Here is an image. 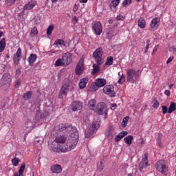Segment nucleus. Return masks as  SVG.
I'll return each instance as SVG.
<instances>
[{"label": "nucleus", "mask_w": 176, "mask_h": 176, "mask_svg": "<svg viewBox=\"0 0 176 176\" xmlns=\"http://www.w3.org/2000/svg\"><path fill=\"white\" fill-rule=\"evenodd\" d=\"M148 153H146L144 155V157L142 158L141 162L140 163V168H145L148 166Z\"/></svg>", "instance_id": "17"}, {"label": "nucleus", "mask_w": 176, "mask_h": 176, "mask_svg": "<svg viewBox=\"0 0 176 176\" xmlns=\"http://www.w3.org/2000/svg\"><path fill=\"white\" fill-rule=\"evenodd\" d=\"M156 170L164 174V175H167V173H168V167H167L166 161L163 160H160L157 162L155 164Z\"/></svg>", "instance_id": "4"}, {"label": "nucleus", "mask_w": 176, "mask_h": 176, "mask_svg": "<svg viewBox=\"0 0 176 176\" xmlns=\"http://www.w3.org/2000/svg\"><path fill=\"white\" fill-rule=\"evenodd\" d=\"M138 72L140 71H135L134 69H129L126 72V75H127V81L128 82H134V78L135 79H138L139 75Z\"/></svg>", "instance_id": "6"}, {"label": "nucleus", "mask_w": 176, "mask_h": 176, "mask_svg": "<svg viewBox=\"0 0 176 176\" xmlns=\"http://www.w3.org/2000/svg\"><path fill=\"white\" fill-rule=\"evenodd\" d=\"M21 60V48L19 47L16 52L13 56V62L15 65H19Z\"/></svg>", "instance_id": "13"}, {"label": "nucleus", "mask_w": 176, "mask_h": 176, "mask_svg": "<svg viewBox=\"0 0 176 176\" xmlns=\"http://www.w3.org/2000/svg\"><path fill=\"white\" fill-rule=\"evenodd\" d=\"M159 24H160V17H155L153 19L150 24L151 31H156V30H157V27H159Z\"/></svg>", "instance_id": "14"}, {"label": "nucleus", "mask_w": 176, "mask_h": 176, "mask_svg": "<svg viewBox=\"0 0 176 176\" xmlns=\"http://www.w3.org/2000/svg\"><path fill=\"white\" fill-rule=\"evenodd\" d=\"M98 129H100V123L97 121L94 122L91 125V130H93L94 132H96L97 130H98Z\"/></svg>", "instance_id": "35"}, {"label": "nucleus", "mask_w": 176, "mask_h": 176, "mask_svg": "<svg viewBox=\"0 0 176 176\" xmlns=\"http://www.w3.org/2000/svg\"><path fill=\"white\" fill-rule=\"evenodd\" d=\"M162 113L163 115H166V113H168V108L166 105L162 106Z\"/></svg>", "instance_id": "46"}, {"label": "nucleus", "mask_w": 176, "mask_h": 176, "mask_svg": "<svg viewBox=\"0 0 176 176\" xmlns=\"http://www.w3.org/2000/svg\"><path fill=\"white\" fill-rule=\"evenodd\" d=\"M92 28L95 33L96 34V35H101L102 32V25L101 24V22H95L92 26Z\"/></svg>", "instance_id": "12"}, {"label": "nucleus", "mask_w": 176, "mask_h": 176, "mask_svg": "<svg viewBox=\"0 0 176 176\" xmlns=\"http://www.w3.org/2000/svg\"><path fill=\"white\" fill-rule=\"evenodd\" d=\"M53 53H54V52L50 51L47 52V54H48V56H53Z\"/></svg>", "instance_id": "62"}, {"label": "nucleus", "mask_w": 176, "mask_h": 176, "mask_svg": "<svg viewBox=\"0 0 176 176\" xmlns=\"http://www.w3.org/2000/svg\"><path fill=\"white\" fill-rule=\"evenodd\" d=\"M131 1L133 0H124L122 2V6H127V5H130L131 3Z\"/></svg>", "instance_id": "48"}, {"label": "nucleus", "mask_w": 176, "mask_h": 176, "mask_svg": "<svg viewBox=\"0 0 176 176\" xmlns=\"http://www.w3.org/2000/svg\"><path fill=\"white\" fill-rule=\"evenodd\" d=\"M38 58V56L35 54H32L30 55V56L28 58V61L29 63V65L32 67L34 65V63L36 61V59Z\"/></svg>", "instance_id": "20"}, {"label": "nucleus", "mask_w": 176, "mask_h": 176, "mask_svg": "<svg viewBox=\"0 0 176 176\" xmlns=\"http://www.w3.org/2000/svg\"><path fill=\"white\" fill-rule=\"evenodd\" d=\"M103 50L102 47H99L93 53V57L95 58L96 63L99 65L104 64V58H102Z\"/></svg>", "instance_id": "5"}, {"label": "nucleus", "mask_w": 176, "mask_h": 176, "mask_svg": "<svg viewBox=\"0 0 176 176\" xmlns=\"http://www.w3.org/2000/svg\"><path fill=\"white\" fill-rule=\"evenodd\" d=\"M95 85H94L93 87L94 89H100V87H104L105 85H107V80L104 78H98L96 80Z\"/></svg>", "instance_id": "15"}, {"label": "nucleus", "mask_w": 176, "mask_h": 176, "mask_svg": "<svg viewBox=\"0 0 176 176\" xmlns=\"http://www.w3.org/2000/svg\"><path fill=\"white\" fill-rule=\"evenodd\" d=\"M20 72H21V70L18 69L16 71V74H20Z\"/></svg>", "instance_id": "64"}, {"label": "nucleus", "mask_w": 176, "mask_h": 176, "mask_svg": "<svg viewBox=\"0 0 176 176\" xmlns=\"http://www.w3.org/2000/svg\"><path fill=\"white\" fill-rule=\"evenodd\" d=\"M133 135H129L124 138V141L125 144H126V145H131L133 142Z\"/></svg>", "instance_id": "30"}, {"label": "nucleus", "mask_w": 176, "mask_h": 176, "mask_svg": "<svg viewBox=\"0 0 176 176\" xmlns=\"http://www.w3.org/2000/svg\"><path fill=\"white\" fill-rule=\"evenodd\" d=\"M88 0H80V3H87Z\"/></svg>", "instance_id": "63"}, {"label": "nucleus", "mask_w": 176, "mask_h": 176, "mask_svg": "<svg viewBox=\"0 0 176 176\" xmlns=\"http://www.w3.org/2000/svg\"><path fill=\"white\" fill-rule=\"evenodd\" d=\"M83 69H85V59L81 57L76 67V75H80L83 72Z\"/></svg>", "instance_id": "9"}, {"label": "nucleus", "mask_w": 176, "mask_h": 176, "mask_svg": "<svg viewBox=\"0 0 176 176\" xmlns=\"http://www.w3.org/2000/svg\"><path fill=\"white\" fill-rule=\"evenodd\" d=\"M70 108L74 112H76L83 108V104L79 101H74L70 104Z\"/></svg>", "instance_id": "11"}, {"label": "nucleus", "mask_w": 176, "mask_h": 176, "mask_svg": "<svg viewBox=\"0 0 176 176\" xmlns=\"http://www.w3.org/2000/svg\"><path fill=\"white\" fill-rule=\"evenodd\" d=\"M54 30V25H50L47 29V35H52V32Z\"/></svg>", "instance_id": "40"}, {"label": "nucleus", "mask_w": 176, "mask_h": 176, "mask_svg": "<svg viewBox=\"0 0 176 176\" xmlns=\"http://www.w3.org/2000/svg\"><path fill=\"white\" fill-rule=\"evenodd\" d=\"M32 127V124L31 123V122H27L25 124V130H27V129H30V130H31Z\"/></svg>", "instance_id": "47"}, {"label": "nucleus", "mask_w": 176, "mask_h": 176, "mask_svg": "<svg viewBox=\"0 0 176 176\" xmlns=\"http://www.w3.org/2000/svg\"><path fill=\"white\" fill-rule=\"evenodd\" d=\"M98 72H100V65L98 63L93 65L92 75H96Z\"/></svg>", "instance_id": "32"}, {"label": "nucleus", "mask_w": 176, "mask_h": 176, "mask_svg": "<svg viewBox=\"0 0 176 176\" xmlns=\"http://www.w3.org/2000/svg\"><path fill=\"white\" fill-rule=\"evenodd\" d=\"M109 8L112 10V9H116L118 8V5L120 3V0H109Z\"/></svg>", "instance_id": "21"}, {"label": "nucleus", "mask_w": 176, "mask_h": 176, "mask_svg": "<svg viewBox=\"0 0 176 176\" xmlns=\"http://www.w3.org/2000/svg\"><path fill=\"white\" fill-rule=\"evenodd\" d=\"M94 131L91 129V128H88L85 131V138H90L93 134H94Z\"/></svg>", "instance_id": "34"}, {"label": "nucleus", "mask_w": 176, "mask_h": 176, "mask_svg": "<svg viewBox=\"0 0 176 176\" xmlns=\"http://www.w3.org/2000/svg\"><path fill=\"white\" fill-rule=\"evenodd\" d=\"M15 2L16 0H5V4L6 6H12V5H14Z\"/></svg>", "instance_id": "42"}, {"label": "nucleus", "mask_w": 176, "mask_h": 176, "mask_svg": "<svg viewBox=\"0 0 176 176\" xmlns=\"http://www.w3.org/2000/svg\"><path fill=\"white\" fill-rule=\"evenodd\" d=\"M78 141H79V133L78 131H74L72 135H70V138L67 140V137L65 135H58L55 138V142L58 144L56 147H54V144H52V148L54 152L60 153L63 152H71L72 149H75V146L78 145Z\"/></svg>", "instance_id": "1"}, {"label": "nucleus", "mask_w": 176, "mask_h": 176, "mask_svg": "<svg viewBox=\"0 0 176 176\" xmlns=\"http://www.w3.org/2000/svg\"><path fill=\"white\" fill-rule=\"evenodd\" d=\"M173 60H174L173 57H169L168 59L166 61V64H170V63H171V61H173Z\"/></svg>", "instance_id": "59"}, {"label": "nucleus", "mask_w": 176, "mask_h": 176, "mask_svg": "<svg viewBox=\"0 0 176 176\" xmlns=\"http://www.w3.org/2000/svg\"><path fill=\"white\" fill-rule=\"evenodd\" d=\"M24 170H25V163L21 164L18 173H15L14 176H24Z\"/></svg>", "instance_id": "23"}, {"label": "nucleus", "mask_w": 176, "mask_h": 176, "mask_svg": "<svg viewBox=\"0 0 176 176\" xmlns=\"http://www.w3.org/2000/svg\"><path fill=\"white\" fill-rule=\"evenodd\" d=\"M55 46H64V40L61 38L56 39L54 43Z\"/></svg>", "instance_id": "37"}, {"label": "nucleus", "mask_w": 176, "mask_h": 176, "mask_svg": "<svg viewBox=\"0 0 176 176\" xmlns=\"http://www.w3.org/2000/svg\"><path fill=\"white\" fill-rule=\"evenodd\" d=\"M105 112V103H98V107L96 108V113H98V115H104Z\"/></svg>", "instance_id": "16"}, {"label": "nucleus", "mask_w": 176, "mask_h": 176, "mask_svg": "<svg viewBox=\"0 0 176 176\" xmlns=\"http://www.w3.org/2000/svg\"><path fill=\"white\" fill-rule=\"evenodd\" d=\"M129 119H130V117H129V116H126L125 118H123L122 124H121L122 127L127 126V123H129Z\"/></svg>", "instance_id": "39"}, {"label": "nucleus", "mask_w": 176, "mask_h": 176, "mask_svg": "<svg viewBox=\"0 0 176 176\" xmlns=\"http://www.w3.org/2000/svg\"><path fill=\"white\" fill-rule=\"evenodd\" d=\"M128 133L127 131H122L120 132L116 137L115 138V142H119L122 140V138L126 137Z\"/></svg>", "instance_id": "25"}, {"label": "nucleus", "mask_w": 176, "mask_h": 176, "mask_svg": "<svg viewBox=\"0 0 176 176\" xmlns=\"http://www.w3.org/2000/svg\"><path fill=\"white\" fill-rule=\"evenodd\" d=\"M87 82H89L88 78H83L82 79H80V82L78 84L80 89H85L86 87V85H87Z\"/></svg>", "instance_id": "24"}, {"label": "nucleus", "mask_w": 176, "mask_h": 176, "mask_svg": "<svg viewBox=\"0 0 176 176\" xmlns=\"http://www.w3.org/2000/svg\"><path fill=\"white\" fill-rule=\"evenodd\" d=\"M72 130H76V128H74L72 126H69L67 124H60L59 126V131H65L66 133H70V134H74L72 133Z\"/></svg>", "instance_id": "10"}, {"label": "nucleus", "mask_w": 176, "mask_h": 176, "mask_svg": "<svg viewBox=\"0 0 176 176\" xmlns=\"http://www.w3.org/2000/svg\"><path fill=\"white\" fill-rule=\"evenodd\" d=\"M97 102H96V100L92 99L88 102V107L90 108V109H93V108H95L96 104Z\"/></svg>", "instance_id": "38"}, {"label": "nucleus", "mask_w": 176, "mask_h": 176, "mask_svg": "<svg viewBox=\"0 0 176 176\" xmlns=\"http://www.w3.org/2000/svg\"><path fill=\"white\" fill-rule=\"evenodd\" d=\"M116 107H118V104H113V105H112L111 107V109L112 111H115V109H116Z\"/></svg>", "instance_id": "60"}, {"label": "nucleus", "mask_w": 176, "mask_h": 176, "mask_svg": "<svg viewBox=\"0 0 176 176\" xmlns=\"http://www.w3.org/2000/svg\"><path fill=\"white\" fill-rule=\"evenodd\" d=\"M157 47H159V45H157L155 47H154L152 54H155V53L157 52Z\"/></svg>", "instance_id": "57"}, {"label": "nucleus", "mask_w": 176, "mask_h": 176, "mask_svg": "<svg viewBox=\"0 0 176 176\" xmlns=\"http://www.w3.org/2000/svg\"><path fill=\"white\" fill-rule=\"evenodd\" d=\"M12 165H14L15 167H17V166H19V163H20V160L15 157L12 160Z\"/></svg>", "instance_id": "41"}, {"label": "nucleus", "mask_w": 176, "mask_h": 176, "mask_svg": "<svg viewBox=\"0 0 176 176\" xmlns=\"http://www.w3.org/2000/svg\"><path fill=\"white\" fill-rule=\"evenodd\" d=\"M55 67H61V65H64L63 64V59L61 60V58H58L54 64Z\"/></svg>", "instance_id": "44"}, {"label": "nucleus", "mask_w": 176, "mask_h": 176, "mask_svg": "<svg viewBox=\"0 0 176 176\" xmlns=\"http://www.w3.org/2000/svg\"><path fill=\"white\" fill-rule=\"evenodd\" d=\"M113 131H115V127H113V126H110L106 131L105 134L107 137H113V135H115Z\"/></svg>", "instance_id": "26"}, {"label": "nucleus", "mask_w": 176, "mask_h": 176, "mask_svg": "<svg viewBox=\"0 0 176 176\" xmlns=\"http://www.w3.org/2000/svg\"><path fill=\"white\" fill-rule=\"evenodd\" d=\"M63 65L64 67L69 65L72 62V54L69 52H66L62 55Z\"/></svg>", "instance_id": "7"}, {"label": "nucleus", "mask_w": 176, "mask_h": 176, "mask_svg": "<svg viewBox=\"0 0 176 176\" xmlns=\"http://www.w3.org/2000/svg\"><path fill=\"white\" fill-rule=\"evenodd\" d=\"M117 20L123 21V20H124V16H122L121 15H118V16H117Z\"/></svg>", "instance_id": "61"}, {"label": "nucleus", "mask_w": 176, "mask_h": 176, "mask_svg": "<svg viewBox=\"0 0 176 176\" xmlns=\"http://www.w3.org/2000/svg\"><path fill=\"white\" fill-rule=\"evenodd\" d=\"M45 110L46 111L45 114H41L39 111H37L36 114V118H35V122L38 123L40 119H46L47 116H49V114L52 111H53V106L52 104L47 105V103H45Z\"/></svg>", "instance_id": "2"}, {"label": "nucleus", "mask_w": 176, "mask_h": 176, "mask_svg": "<svg viewBox=\"0 0 176 176\" xmlns=\"http://www.w3.org/2000/svg\"><path fill=\"white\" fill-rule=\"evenodd\" d=\"M2 79L6 83H10L12 82V77L10 76V74H6L3 75Z\"/></svg>", "instance_id": "31"}, {"label": "nucleus", "mask_w": 176, "mask_h": 176, "mask_svg": "<svg viewBox=\"0 0 176 176\" xmlns=\"http://www.w3.org/2000/svg\"><path fill=\"white\" fill-rule=\"evenodd\" d=\"M33 92L32 91H29L25 94H23L22 98L23 100H31L32 97Z\"/></svg>", "instance_id": "27"}, {"label": "nucleus", "mask_w": 176, "mask_h": 176, "mask_svg": "<svg viewBox=\"0 0 176 176\" xmlns=\"http://www.w3.org/2000/svg\"><path fill=\"white\" fill-rule=\"evenodd\" d=\"M157 144L158 146H160V148H162V146H163V144H162V140H160V136L158 137Z\"/></svg>", "instance_id": "53"}, {"label": "nucleus", "mask_w": 176, "mask_h": 176, "mask_svg": "<svg viewBox=\"0 0 176 176\" xmlns=\"http://www.w3.org/2000/svg\"><path fill=\"white\" fill-rule=\"evenodd\" d=\"M73 12L74 13H76V12H78V5H74V8H73Z\"/></svg>", "instance_id": "58"}, {"label": "nucleus", "mask_w": 176, "mask_h": 176, "mask_svg": "<svg viewBox=\"0 0 176 176\" xmlns=\"http://www.w3.org/2000/svg\"><path fill=\"white\" fill-rule=\"evenodd\" d=\"M149 43H151V40H147L146 41V46L144 49V53H148V49H149Z\"/></svg>", "instance_id": "49"}, {"label": "nucleus", "mask_w": 176, "mask_h": 176, "mask_svg": "<svg viewBox=\"0 0 176 176\" xmlns=\"http://www.w3.org/2000/svg\"><path fill=\"white\" fill-rule=\"evenodd\" d=\"M164 94L165 96H167V97H170V96H171V92L170 90H165Z\"/></svg>", "instance_id": "56"}, {"label": "nucleus", "mask_w": 176, "mask_h": 176, "mask_svg": "<svg viewBox=\"0 0 176 176\" xmlns=\"http://www.w3.org/2000/svg\"><path fill=\"white\" fill-rule=\"evenodd\" d=\"M5 47H6V39L3 38L0 41V53H2L5 50Z\"/></svg>", "instance_id": "29"}, {"label": "nucleus", "mask_w": 176, "mask_h": 176, "mask_svg": "<svg viewBox=\"0 0 176 176\" xmlns=\"http://www.w3.org/2000/svg\"><path fill=\"white\" fill-rule=\"evenodd\" d=\"M21 85V80L20 79L17 80L15 83V87H19Z\"/></svg>", "instance_id": "55"}, {"label": "nucleus", "mask_w": 176, "mask_h": 176, "mask_svg": "<svg viewBox=\"0 0 176 176\" xmlns=\"http://www.w3.org/2000/svg\"><path fill=\"white\" fill-rule=\"evenodd\" d=\"M169 52H176V45H173L169 47Z\"/></svg>", "instance_id": "54"}, {"label": "nucleus", "mask_w": 176, "mask_h": 176, "mask_svg": "<svg viewBox=\"0 0 176 176\" xmlns=\"http://www.w3.org/2000/svg\"><path fill=\"white\" fill-rule=\"evenodd\" d=\"M125 80H125L124 75L123 74H122V76L119 78L118 83H119V85H122V84L124 83Z\"/></svg>", "instance_id": "45"}, {"label": "nucleus", "mask_w": 176, "mask_h": 176, "mask_svg": "<svg viewBox=\"0 0 176 176\" xmlns=\"http://www.w3.org/2000/svg\"><path fill=\"white\" fill-rule=\"evenodd\" d=\"M103 92L109 97H115L116 93H115V87L113 85H106L103 88Z\"/></svg>", "instance_id": "8"}, {"label": "nucleus", "mask_w": 176, "mask_h": 176, "mask_svg": "<svg viewBox=\"0 0 176 176\" xmlns=\"http://www.w3.org/2000/svg\"><path fill=\"white\" fill-rule=\"evenodd\" d=\"M70 44H71V40H68L67 41H64L63 46L64 47H69Z\"/></svg>", "instance_id": "52"}, {"label": "nucleus", "mask_w": 176, "mask_h": 176, "mask_svg": "<svg viewBox=\"0 0 176 176\" xmlns=\"http://www.w3.org/2000/svg\"><path fill=\"white\" fill-rule=\"evenodd\" d=\"M112 64H113V57L112 56L107 57L104 65L109 67V65H112Z\"/></svg>", "instance_id": "36"}, {"label": "nucleus", "mask_w": 176, "mask_h": 176, "mask_svg": "<svg viewBox=\"0 0 176 176\" xmlns=\"http://www.w3.org/2000/svg\"><path fill=\"white\" fill-rule=\"evenodd\" d=\"M175 111H176V103L171 102L168 109V113H173V112H175Z\"/></svg>", "instance_id": "28"}, {"label": "nucleus", "mask_w": 176, "mask_h": 176, "mask_svg": "<svg viewBox=\"0 0 176 176\" xmlns=\"http://www.w3.org/2000/svg\"><path fill=\"white\" fill-rule=\"evenodd\" d=\"M159 105H160V103L159 102V101H157V100H155L153 104V108L155 109L159 108Z\"/></svg>", "instance_id": "50"}, {"label": "nucleus", "mask_w": 176, "mask_h": 176, "mask_svg": "<svg viewBox=\"0 0 176 176\" xmlns=\"http://www.w3.org/2000/svg\"><path fill=\"white\" fill-rule=\"evenodd\" d=\"M107 39H112L113 36H115V30L113 29H111L107 33H106Z\"/></svg>", "instance_id": "33"}, {"label": "nucleus", "mask_w": 176, "mask_h": 176, "mask_svg": "<svg viewBox=\"0 0 176 176\" xmlns=\"http://www.w3.org/2000/svg\"><path fill=\"white\" fill-rule=\"evenodd\" d=\"M98 171H102L104 170V162H100L97 164Z\"/></svg>", "instance_id": "43"}, {"label": "nucleus", "mask_w": 176, "mask_h": 176, "mask_svg": "<svg viewBox=\"0 0 176 176\" xmlns=\"http://www.w3.org/2000/svg\"><path fill=\"white\" fill-rule=\"evenodd\" d=\"M138 25L140 28L144 29L146 27V21L144 17H141L138 20Z\"/></svg>", "instance_id": "22"}, {"label": "nucleus", "mask_w": 176, "mask_h": 176, "mask_svg": "<svg viewBox=\"0 0 176 176\" xmlns=\"http://www.w3.org/2000/svg\"><path fill=\"white\" fill-rule=\"evenodd\" d=\"M62 170L63 169L61 168V165L55 164L51 166V171H52V173H54L55 174H60Z\"/></svg>", "instance_id": "19"}, {"label": "nucleus", "mask_w": 176, "mask_h": 176, "mask_svg": "<svg viewBox=\"0 0 176 176\" xmlns=\"http://www.w3.org/2000/svg\"><path fill=\"white\" fill-rule=\"evenodd\" d=\"M69 85H71V80L69 78H65L59 92V98H64L67 96V93L69 91Z\"/></svg>", "instance_id": "3"}, {"label": "nucleus", "mask_w": 176, "mask_h": 176, "mask_svg": "<svg viewBox=\"0 0 176 176\" xmlns=\"http://www.w3.org/2000/svg\"><path fill=\"white\" fill-rule=\"evenodd\" d=\"M31 34H33V35H37L38 34V29L34 27L31 30Z\"/></svg>", "instance_id": "51"}, {"label": "nucleus", "mask_w": 176, "mask_h": 176, "mask_svg": "<svg viewBox=\"0 0 176 176\" xmlns=\"http://www.w3.org/2000/svg\"><path fill=\"white\" fill-rule=\"evenodd\" d=\"M35 6H36V1H31L25 5L23 10H31V9H34V8H35Z\"/></svg>", "instance_id": "18"}]
</instances>
